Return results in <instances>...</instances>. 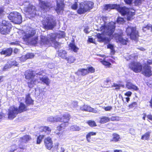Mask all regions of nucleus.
Listing matches in <instances>:
<instances>
[{
    "label": "nucleus",
    "mask_w": 152,
    "mask_h": 152,
    "mask_svg": "<svg viewBox=\"0 0 152 152\" xmlns=\"http://www.w3.org/2000/svg\"><path fill=\"white\" fill-rule=\"evenodd\" d=\"M115 24L113 22H110L107 24L104 22L100 27L99 29H97L98 31H102V34L110 37L112 36L116 27Z\"/></svg>",
    "instance_id": "obj_1"
},
{
    "label": "nucleus",
    "mask_w": 152,
    "mask_h": 152,
    "mask_svg": "<svg viewBox=\"0 0 152 152\" xmlns=\"http://www.w3.org/2000/svg\"><path fill=\"white\" fill-rule=\"evenodd\" d=\"M28 110L27 106L23 103L21 102L19 104L18 108L13 107L9 110L8 118L9 119L12 120L15 118L19 113H21Z\"/></svg>",
    "instance_id": "obj_2"
},
{
    "label": "nucleus",
    "mask_w": 152,
    "mask_h": 152,
    "mask_svg": "<svg viewBox=\"0 0 152 152\" xmlns=\"http://www.w3.org/2000/svg\"><path fill=\"white\" fill-rule=\"evenodd\" d=\"M94 3L90 1H85L79 4L78 8L77 10V13L79 15L84 14L89 12L94 7Z\"/></svg>",
    "instance_id": "obj_3"
},
{
    "label": "nucleus",
    "mask_w": 152,
    "mask_h": 152,
    "mask_svg": "<svg viewBox=\"0 0 152 152\" xmlns=\"http://www.w3.org/2000/svg\"><path fill=\"white\" fill-rule=\"evenodd\" d=\"M58 118L59 122H63L56 127V130L60 131L67 126L71 116L69 113H67L64 114L61 117H58Z\"/></svg>",
    "instance_id": "obj_4"
},
{
    "label": "nucleus",
    "mask_w": 152,
    "mask_h": 152,
    "mask_svg": "<svg viewBox=\"0 0 152 152\" xmlns=\"http://www.w3.org/2000/svg\"><path fill=\"white\" fill-rule=\"evenodd\" d=\"M12 24L8 21L3 20L0 23V32L1 34L6 35L9 34L12 28Z\"/></svg>",
    "instance_id": "obj_5"
},
{
    "label": "nucleus",
    "mask_w": 152,
    "mask_h": 152,
    "mask_svg": "<svg viewBox=\"0 0 152 152\" xmlns=\"http://www.w3.org/2000/svg\"><path fill=\"white\" fill-rule=\"evenodd\" d=\"M126 32L132 40H137L139 37L138 31L135 27L128 26L126 29Z\"/></svg>",
    "instance_id": "obj_6"
},
{
    "label": "nucleus",
    "mask_w": 152,
    "mask_h": 152,
    "mask_svg": "<svg viewBox=\"0 0 152 152\" xmlns=\"http://www.w3.org/2000/svg\"><path fill=\"white\" fill-rule=\"evenodd\" d=\"M8 18L11 21L15 23L19 24L22 21V18L20 14L17 12H10Z\"/></svg>",
    "instance_id": "obj_7"
},
{
    "label": "nucleus",
    "mask_w": 152,
    "mask_h": 152,
    "mask_svg": "<svg viewBox=\"0 0 152 152\" xmlns=\"http://www.w3.org/2000/svg\"><path fill=\"white\" fill-rule=\"evenodd\" d=\"M43 28L47 30H52L56 25V20L52 18H48L42 23Z\"/></svg>",
    "instance_id": "obj_8"
},
{
    "label": "nucleus",
    "mask_w": 152,
    "mask_h": 152,
    "mask_svg": "<svg viewBox=\"0 0 152 152\" xmlns=\"http://www.w3.org/2000/svg\"><path fill=\"white\" fill-rule=\"evenodd\" d=\"M123 32H121L119 33H116L113 34V37L114 38L117 42H119L122 45H126L128 42V38L124 39L123 37Z\"/></svg>",
    "instance_id": "obj_9"
},
{
    "label": "nucleus",
    "mask_w": 152,
    "mask_h": 152,
    "mask_svg": "<svg viewBox=\"0 0 152 152\" xmlns=\"http://www.w3.org/2000/svg\"><path fill=\"white\" fill-rule=\"evenodd\" d=\"M39 5L41 11L44 12L49 11L53 6L50 2L47 1H39Z\"/></svg>",
    "instance_id": "obj_10"
},
{
    "label": "nucleus",
    "mask_w": 152,
    "mask_h": 152,
    "mask_svg": "<svg viewBox=\"0 0 152 152\" xmlns=\"http://www.w3.org/2000/svg\"><path fill=\"white\" fill-rule=\"evenodd\" d=\"M129 67L134 72L138 73L142 71V66L139 62L133 61L129 64Z\"/></svg>",
    "instance_id": "obj_11"
},
{
    "label": "nucleus",
    "mask_w": 152,
    "mask_h": 152,
    "mask_svg": "<svg viewBox=\"0 0 152 152\" xmlns=\"http://www.w3.org/2000/svg\"><path fill=\"white\" fill-rule=\"evenodd\" d=\"M151 68L150 66L146 63H144L141 71L142 74L146 77H149L151 76L152 75Z\"/></svg>",
    "instance_id": "obj_12"
},
{
    "label": "nucleus",
    "mask_w": 152,
    "mask_h": 152,
    "mask_svg": "<svg viewBox=\"0 0 152 152\" xmlns=\"http://www.w3.org/2000/svg\"><path fill=\"white\" fill-rule=\"evenodd\" d=\"M105 36L103 35L102 33H98L96 35V37L98 39V41L99 42H104V44H108L111 41V39L112 38L113 35L110 37H104L103 36Z\"/></svg>",
    "instance_id": "obj_13"
},
{
    "label": "nucleus",
    "mask_w": 152,
    "mask_h": 152,
    "mask_svg": "<svg viewBox=\"0 0 152 152\" xmlns=\"http://www.w3.org/2000/svg\"><path fill=\"white\" fill-rule=\"evenodd\" d=\"M25 11L29 15L31 18H33L37 15V10L35 6L32 5H29L27 7Z\"/></svg>",
    "instance_id": "obj_14"
},
{
    "label": "nucleus",
    "mask_w": 152,
    "mask_h": 152,
    "mask_svg": "<svg viewBox=\"0 0 152 152\" xmlns=\"http://www.w3.org/2000/svg\"><path fill=\"white\" fill-rule=\"evenodd\" d=\"M44 144L46 149L51 150L53 147V143L52 139L50 137H48L44 139Z\"/></svg>",
    "instance_id": "obj_15"
},
{
    "label": "nucleus",
    "mask_w": 152,
    "mask_h": 152,
    "mask_svg": "<svg viewBox=\"0 0 152 152\" xmlns=\"http://www.w3.org/2000/svg\"><path fill=\"white\" fill-rule=\"evenodd\" d=\"M40 43L41 45H47L48 47L52 46L50 40L47 37L41 35L40 36Z\"/></svg>",
    "instance_id": "obj_16"
},
{
    "label": "nucleus",
    "mask_w": 152,
    "mask_h": 152,
    "mask_svg": "<svg viewBox=\"0 0 152 152\" xmlns=\"http://www.w3.org/2000/svg\"><path fill=\"white\" fill-rule=\"evenodd\" d=\"M65 7V4L64 0H60L59 2H56V11L57 13H60L61 11L64 10Z\"/></svg>",
    "instance_id": "obj_17"
},
{
    "label": "nucleus",
    "mask_w": 152,
    "mask_h": 152,
    "mask_svg": "<svg viewBox=\"0 0 152 152\" xmlns=\"http://www.w3.org/2000/svg\"><path fill=\"white\" fill-rule=\"evenodd\" d=\"M24 75L25 78L28 80L33 79L35 76L34 71L30 69H28L26 71Z\"/></svg>",
    "instance_id": "obj_18"
},
{
    "label": "nucleus",
    "mask_w": 152,
    "mask_h": 152,
    "mask_svg": "<svg viewBox=\"0 0 152 152\" xmlns=\"http://www.w3.org/2000/svg\"><path fill=\"white\" fill-rule=\"evenodd\" d=\"M36 31L35 30H32L31 32L27 34L25 32L22 33V39L24 41H27L29 38L32 37L35 35Z\"/></svg>",
    "instance_id": "obj_19"
},
{
    "label": "nucleus",
    "mask_w": 152,
    "mask_h": 152,
    "mask_svg": "<svg viewBox=\"0 0 152 152\" xmlns=\"http://www.w3.org/2000/svg\"><path fill=\"white\" fill-rule=\"evenodd\" d=\"M115 9L123 16H124L126 15L128 12V11L129 10L128 8L125 6L121 7H120V5L117 4Z\"/></svg>",
    "instance_id": "obj_20"
},
{
    "label": "nucleus",
    "mask_w": 152,
    "mask_h": 152,
    "mask_svg": "<svg viewBox=\"0 0 152 152\" xmlns=\"http://www.w3.org/2000/svg\"><path fill=\"white\" fill-rule=\"evenodd\" d=\"M12 49L10 48L5 49H2L0 52V53L1 55H5L6 56H10L12 55Z\"/></svg>",
    "instance_id": "obj_21"
},
{
    "label": "nucleus",
    "mask_w": 152,
    "mask_h": 152,
    "mask_svg": "<svg viewBox=\"0 0 152 152\" xmlns=\"http://www.w3.org/2000/svg\"><path fill=\"white\" fill-rule=\"evenodd\" d=\"M30 94L28 93L26 95L25 102L27 106L34 104V100L30 96Z\"/></svg>",
    "instance_id": "obj_22"
},
{
    "label": "nucleus",
    "mask_w": 152,
    "mask_h": 152,
    "mask_svg": "<svg viewBox=\"0 0 152 152\" xmlns=\"http://www.w3.org/2000/svg\"><path fill=\"white\" fill-rule=\"evenodd\" d=\"M72 42L69 43V48L75 53L77 52L79 48L75 45V40L73 39L72 40Z\"/></svg>",
    "instance_id": "obj_23"
},
{
    "label": "nucleus",
    "mask_w": 152,
    "mask_h": 152,
    "mask_svg": "<svg viewBox=\"0 0 152 152\" xmlns=\"http://www.w3.org/2000/svg\"><path fill=\"white\" fill-rule=\"evenodd\" d=\"M126 15H127V21H131L134 18V16L135 15V13L134 11L132 12L129 10L128 11Z\"/></svg>",
    "instance_id": "obj_24"
},
{
    "label": "nucleus",
    "mask_w": 152,
    "mask_h": 152,
    "mask_svg": "<svg viewBox=\"0 0 152 152\" xmlns=\"http://www.w3.org/2000/svg\"><path fill=\"white\" fill-rule=\"evenodd\" d=\"M77 75H80L82 76H85L88 74L87 69L82 68L78 69L75 73Z\"/></svg>",
    "instance_id": "obj_25"
},
{
    "label": "nucleus",
    "mask_w": 152,
    "mask_h": 152,
    "mask_svg": "<svg viewBox=\"0 0 152 152\" xmlns=\"http://www.w3.org/2000/svg\"><path fill=\"white\" fill-rule=\"evenodd\" d=\"M57 54L58 57L63 59H65L66 57L67 52L63 50H61L57 51Z\"/></svg>",
    "instance_id": "obj_26"
},
{
    "label": "nucleus",
    "mask_w": 152,
    "mask_h": 152,
    "mask_svg": "<svg viewBox=\"0 0 152 152\" xmlns=\"http://www.w3.org/2000/svg\"><path fill=\"white\" fill-rule=\"evenodd\" d=\"M112 136V138L110 140V142H117L120 140V136L118 134L114 133L113 134Z\"/></svg>",
    "instance_id": "obj_27"
},
{
    "label": "nucleus",
    "mask_w": 152,
    "mask_h": 152,
    "mask_svg": "<svg viewBox=\"0 0 152 152\" xmlns=\"http://www.w3.org/2000/svg\"><path fill=\"white\" fill-rule=\"evenodd\" d=\"M116 6L117 4H106L104 6V10H108L115 9Z\"/></svg>",
    "instance_id": "obj_28"
},
{
    "label": "nucleus",
    "mask_w": 152,
    "mask_h": 152,
    "mask_svg": "<svg viewBox=\"0 0 152 152\" xmlns=\"http://www.w3.org/2000/svg\"><path fill=\"white\" fill-rule=\"evenodd\" d=\"M127 88L129 89H133L135 91H137L139 88L136 86L133 85L131 83L129 82L126 85Z\"/></svg>",
    "instance_id": "obj_29"
},
{
    "label": "nucleus",
    "mask_w": 152,
    "mask_h": 152,
    "mask_svg": "<svg viewBox=\"0 0 152 152\" xmlns=\"http://www.w3.org/2000/svg\"><path fill=\"white\" fill-rule=\"evenodd\" d=\"M151 132L148 131L146 132L141 137V139L144 140H148L150 138Z\"/></svg>",
    "instance_id": "obj_30"
},
{
    "label": "nucleus",
    "mask_w": 152,
    "mask_h": 152,
    "mask_svg": "<svg viewBox=\"0 0 152 152\" xmlns=\"http://www.w3.org/2000/svg\"><path fill=\"white\" fill-rule=\"evenodd\" d=\"M83 110L86 111H88L95 113L97 112V110L88 105L84 106Z\"/></svg>",
    "instance_id": "obj_31"
},
{
    "label": "nucleus",
    "mask_w": 152,
    "mask_h": 152,
    "mask_svg": "<svg viewBox=\"0 0 152 152\" xmlns=\"http://www.w3.org/2000/svg\"><path fill=\"white\" fill-rule=\"evenodd\" d=\"M20 139L25 143H26L31 140V136L29 135H25L20 138Z\"/></svg>",
    "instance_id": "obj_32"
},
{
    "label": "nucleus",
    "mask_w": 152,
    "mask_h": 152,
    "mask_svg": "<svg viewBox=\"0 0 152 152\" xmlns=\"http://www.w3.org/2000/svg\"><path fill=\"white\" fill-rule=\"evenodd\" d=\"M65 59L67 61V63L71 64L74 62L76 60V58L75 56H71L66 57Z\"/></svg>",
    "instance_id": "obj_33"
},
{
    "label": "nucleus",
    "mask_w": 152,
    "mask_h": 152,
    "mask_svg": "<svg viewBox=\"0 0 152 152\" xmlns=\"http://www.w3.org/2000/svg\"><path fill=\"white\" fill-rule=\"evenodd\" d=\"M110 121V118L106 116H102L100 118L99 123L103 124Z\"/></svg>",
    "instance_id": "obj_34"
},
{
    "label": "nucleus",
    "mask_w": 152,
    "mask_h": 152,
    "mask_svg": "<svg viewBox=\"0 0 152 152\" xmlns=\"http://www.w3.org/2000/svg\"><path fill=\"white\" fill-rule=\"evenodd\" d=\"M39 80L44 84H45L47 86L49 85L50 81L49 78L48 77H41Z\"/></svg>",
    "instance_id": "obj_35"
},
{
    "label": "nucleus",
    "mask_w": 152,
    "mask_h": 152,
    "mask_svg": "<svg viewBox=\"0 0 152 152\" xmlns=\"http://www.w3.org/2000/svg\"><path fill=\"white\" fill-rule=\"evenodd\" d=\"M138 56L134 54L129 55L125 58L127 60H136Z\"/></svg>",
    "instance_id": "obj_36"
},
{
    "label": "nucleus",
    "mask_w": 152,
    "mask_h": 152,
    "mask_svg": "<svg viewBox=\"0 0 152 152\" xmlns=\"http://www.w3.org/2000/svg\"><path fill=\"white\" fill-rule=\"evenodd\" d=\"M96 134V132H88L86 136V138L87 141L88 142H90L91 139V136H95Z\"/></svg>",
    "instance_id": "obj_37"
},
{
    "label": "nucleus",
    "mask_w": 152,
    "mask_h": 152,
    "mask_svg": "<svg viewBox=\"0 0 152 152\" xmlns=\"http://www.w3.org/2000/svg\"><path fill=\"white\" fill-rule=\"evenodd\" d=\"M37 80L36 79H31L30 81L28 82L27 84L28 87L30 88H32L35 85V83Z\"/></svg>",
    "instance_id": "obj_38"
},
{
    "label": "nucleus",
    "mask_w": 152,
    "mask_h": 152,
    "mask_svg": "<svg viewBox=\"0 0 152 152\" xmlns=\"http://www.w3.org/2000/svg\"><path fill=\"white\" fill-rule=\"evenodd\" d=\"M101 63L104 66H106L107 67L110 68L111 67V64L109 61L105 60V59L100 61Z\"/></svg>",
    "instance_id": "obj_39"
},
{
    "label": "nucleus",
    "mask_w": 152,
    "mask_h": 152,
    "mask_svg": "<svg viewBox=\"0 0 152 152\" xmlns=\"http://www.w3.org/2000/svg\"><path fill=\"white\" fill-rule=\"evenodd\" d=\"M42 129L41 132H47L48 134H50L51 131V129L48 126H44L42 127Z\"/></svg>",
    "instance_id": "obj_40"
},
{
    "label": "nucleus",
    "mask_w": 152,
    "mask_h": 152,
    "mask_svg": "<svg viewBox=\"0 0 152 152\" xmlns=\"http://www.w3.org/2000/svg\"><path fill=\"white\" fill-rule=\"evenodd\" d=\"M44 135L39 134V135L37 137L36 143L40 144L42 142V140L44 138Z\"/></svg>",
    "instance_id": "obj_41"
},
{
    "label": "nucleus",
    "mask_w": 152,
    "mask_h": 152,
    "mask_svg": "<svg viewBox=\"0 0 152 152\" xmlns=\"http://www.w3.org/2000/svg\"><path fill=\"white\" fill-rule=\"evenodd\" d=\"M58 117L56 118L52 116L48 118V120L51 122H59L58 121Z\"/></svg>",
    "instance_id": "obj_42"
},
{
    "label": "nucleus",
    "mask_w": 152,
    "mask_h": 152,
    "mask_svg": "<svg viewBox=\"0 0 152 152\" xmlns=\"http://www.w3.org/2000/svg\"><path fill=\"white\" fill-rule=\"evenodd\" d=\"M50 38L49 39L50 40L51 42H53L56 38V36L55 33H51L49 34Z\"/></svg>",
    "instance_id": "obj_43"
},
{
    "label": "nucleus",
    "mask_w": 152,
    "mask_h": 152,
    "mask_svg": "<svg viewBox=\"0 0 152 152\" xmlns=\"http://www.w3.org/2000/svg\"><path fill=\"white\" fill-rule=\"evenodd\" d=\"M38 40V36L34 37V38H32L30 41V43L32 45L36 44Z\"/></svg>",
    "instance_id": "obj_44"
},
{
    "label": "nucleus",
    "mask_w": 152,
    "mask_h": 152,
    "mask_svg": "<svg viewBox=\"0 0 152 152\" xmlns=\"http://www.w3.org/2000/svg\"><path fill=\"white\" fill-rule=\"evenodd\" d=\"M34 56L33 53H26L24 56V58L25 60L28 59L32 58Z\"/></svg>",
    "instance_id": "obj_45"
},
{
    "label": "nucleus",
    "mask_w": 152,
    "mask_h": 152,
    "mask_svg": "<svg viewBox=\"0 0 152 152\" xmlns=\"http://www.w3.org/2000/svg\"><path fill=\"white\" fill-rule=\"evenodd\" d=\"M87 123L91 127L96 126V122L93 121L89 120L87 121Z\"/></svg>",
    "instance_id": "obj_46"
},
{
    "label": "nucleus",
    "mask_w": 152,
    "mask_h": 152,
    "mask_svg": "<svg viewBox=\"0 0 152 152\" xmlns=\"http://www.w3.org/2000/svg\"><path fill=\"white\" fill-rule=\"evenodd\" d=\"M137 105V104L136 102H133L129 104L128 107L129 109H131L133 108L136 107Z\"/></svg>",
    "instance_id": "obj_47"
},
{
    "label": "nucleus",
    "mask_w": 152,
    "mask_h": 152,
    "mask_svg": "<svg viewBox=\"0 0 152 152\" xmlns=\"http://www.w3.org/2000/svg\"><path fill=\"white\" fill-rule=\"evenodd\" d=\"M54 44V47L55 49L58 48H60L61 47V43L57 42V41H54L53 42H52Z\"/></svg>",
    "instance_id": "obj_48"
},
{
    "label": "nucleus",
    "mask_w": 152,
    "mask_h": 152,
    "mask_svg": "<svg viewBox=\"0 0 152 152\" xmlns=\"http://www.w3.org/2000/svg\"><path fill=\"white\" fill-rule=\"evenodd\" d=\"M87 69L88 74L89 73H93L95 72L94 68L91 66L88 67Z\"/></svg>",
    "instance_id": "obj_49"
},
{
    "label": "nucleus",
    "mask_w": 152,
    "mask_h": 152,
    "mask_svg": "<svg viewBox=\"0 0 152 152\" xmlns=\"http://www.w3.org/2000/svg\"><path fill=\"white\" fill-rule=\"evenodd\" d=\"M117 21L118 23L122 24L124 23L125 22L124 18L121 17H118Z\"/></svg>",
    "instance_id": "obj_50"
},
{
    "label": "nucleus",
    "mask_w": 152,
    "mask_h": 152,
    "mask_svg": "<svg viewBox=\"0 0 152 152\" xmlns=\"http://www.w3.org/2000/svg\"><path fill=\"white\" fill-rule=\"evenodd\" d=\"M77 7L78 4L77 2H75L71 6V8L72 10H76L77 9Z\"/></svg>",
    "instance_id": "obj_51"
},
{
    "label": "nucleus",
    "mask_w": 152,
    "mask_h": 152,
    "mask_svg": "<svg viewBox=\"0 0 152 152\" xmlns=\"http://www.w3.org/2000/svg\"><path fill=\"white\" fill-rule=\"evenodd\" d=\"M142 0H134V3L135 6L140 5L142 3Z\"/></svg>",
    "instance_id": "obj_52"
},
{
    "label": "nucleus",
    "mask_w": 152,
    "mask_h": 152,
    "mask_svg": "<svg viewBox=\"0 0 152 152\" xmlns=\"http://www.w3.org/2000/svg\"><path fill=\"white\" fill-rule=\"evenodd\" d=\"M121 86V85L119 84H117L115 83H113V85L112 86V87H115V89H118L120 88Z\"/></svg>",
    "instance_id": "obj_53"
},
{
    "label": "nucleus",
    "mask_w": 152,
    "mask_h": 152,
    "mask_svg": "<svg viewBox=\"0 0 152 152\" xmlns=\"http://www.w3.org/2000/svg\"><path fill=\"white\" fill-rule=\"evenodd\" d=\"M58 36L59 38H64L65 36V32L64 31H61L59 33Z\"/></svg>",
    "instance_id": "obj_54"
},
{
    "label": "nucleus",
    "mask_w": 152,
    "mask_h": 152,
    "mask_svg": "<svg viewBox=\"0 0 152 152\" xmlns=\"http://www.w3.org/2000/svg\"><path fill=\"white\" fill-rule=\"evenodd\" d=\"M10 65H11V66H17L18 65V64L17 62L15 60L11 61V64Z\"/></svg>",
    "instance_id": "obj_55"
},
{
    "label": "nucleus",
    "mask_w": 152,
    "mask_h": 152,
    "mask_svg": "<svg viewBox=\"0 0 152 152\" xmlns=\"http://www.w3.org/2000/svg\"><path fill=\"white\" fill-rule=\"evenodd\" d=\"M71 105L73 108H76L78 106V102L77 101H73L71 103Z\"/></svg>",
    "instance_id": "obj_56"
},
{
    "label": "nucleus",
    "mask_w": 152,
    "mask_h": 152,
    "mask_svg": "<svg viewBox=\"0 0 152 152\" xmlns=\"http://www.w3.org/2000/svg\"><path fill=\"white\" fill-rule=\"evenodd\" d=\"M11 67L10 64H6L4 66L3 69V71H5L7 69L10 68Z\"/></svg>",
    "instance_id": "obj_57"
},
{
    "label": "nucleus",
    "mask_w": 152,
    "mask_h": 152,
    "mask_svg": "<svg viewBox=\"0 0 152 152\" xmlns=\"http://www.w3.org/2000/svg\"><path fill=\"white\" fill-rule=\"evenodd\" d=\"M4 9L2 7H0V17L3 16L4 15Z\"/></svg>",
    "instance_id": "obj_58"
},
{
    "label": "nucleus",
    "mask_w": 152,
    "mask_h": 152,
    "mask_svg": "<svg viewBox=\"0 0 152 152\" xmlns=\"http://www.w3.org/2000/svg\"><path fill=\"white\" fill-rule=\"evenodd\" d=\"M133 0H124L125 3L128 5H130L132 3Z\"/></svg>",
    "instance_id": "obj_59"
},
{
    "label": "nucleus",
    "mask_w": 152,
    "mask_h": 152,
    "mask_svg": "<svg viewBox=\"0 0 152 152\" xmlns=\"http://www.w3.org/2000/svg\"><path fill=\"white\" fill-rule=\"evenodd\" d=\"M110 121H118V117L117 116H113L111 117L110 118Z\"/></svg>",
    "instance_id": "obj_60"
},
{
    "label": "nucleus",
    "mask_w": 152,
    "mask_h": 152,
    "mask_svg": "<svg viewBox=\"0 0 152 152\" xmlns=\"http://www.w3.org/2000/svg\"><path fill=\"white\" fill-rule=\"evenodd\" d=\"M132 94V92L130 91H128L124 94V95L128 97L130 96Z\"/></svg>",
    "instance_id": "obj_61"
},
{
    "label": "nucleus",
    "mask_w": 152,
    "mask_h": 152,
    "mask_svg": "<svg viewBox=\"0 0 152 152\" xmlns=\"http://www.w3.org/2000/svg\"><path fill=\"white\" fill-rule=\"evenodd\" d=\"M72 129L74 131H79L80 129V127L77 126H74Z\"/></svg>",
    "instance_id": "obj_62"
},
{
    "label": "nucleus",
    "mask_w": 152,
    "mask_h": 152,
    "mask_svg": "<svg viewBox=\"0 0 152 152\" xmlns=\"http://www.w3.org/2000/svg\"><path fill=\"white\" fill-rule=\"evenodd\" d=\"M112 109V107L111 106H108L105 107L104 109L106 111L110 110Z\"/></svg>",
    "instance_id": "obj_63"
},
{
    "label": "nucleus",
    "mask_w": 152,
    "mask_h": 152,
    "mask_svg": "<svg viewBox=\"0 0 152 152\" xmlns=\"http://www.w3.org/2000/svg\"><path fill=\"white\" fill-rule=\"evenodd\" d=\"M146 64H147L148 65H149L151 64H152V59H148L146 62V63H145Z\"/></svg>",
    "instance_id": "obj_64"
}]
</instances>
